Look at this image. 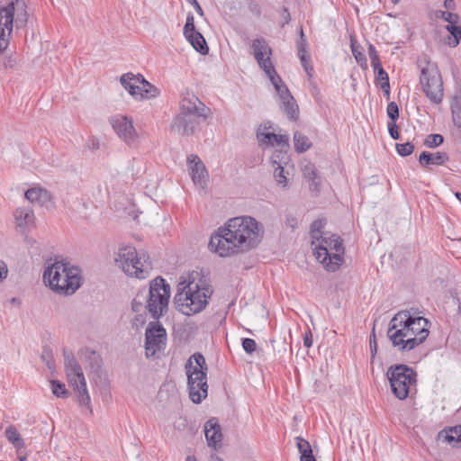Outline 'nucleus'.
<instances>
[{"label": "nucleus", "instance_id": "nucleus-59", "mask_svg": "<svg viewBox=\"0 0 461 461\" xmlns=\"http://www.w3.org/2000/svg\"><path fill=\"white\" fill-rule=\"evenodd\" d=\"M307 48V41L305 39L303 28L300 30V40L297 43V49H306Z\"/></svg>", "mask_w": 461, "mask_h": 461}, {"label": "nucleus", "instance_id": "nucleus-64", "mask_svg": "<svg viewBox=\"0 0 461 461\" xmlns=\"http://www.w3.org/2000/svg\"><path fill=\"white\" fill-rule=\"evenodd\" d=\"M301 461H316V459L311 451V454L301 456Z\"/></svg>", "mask_w": 461, "mask_h": 461}, {"label": "nucleus", "instance_id": "nucleus-57", "mask_svg": "<svg viewBox=\"0 0 461 461\" xmlns=\"http://www.w3.org/2000/svg\"><path fill=\"white\" fill-rule=\"evenodd\" d=\"M300 60H301V63L303 67V68L305 69V71L307 72V74L312 77L310 71L312 70V68L311 66H309V60H310V57L309 56H305L303 58H299Z\"/></svg>", "mask_w": 461, "mask_h": 461}, {"label": "nucleus", "instance_id": "nucleus-24", "mask_svg": "<svg viewBox=\"0 0 461 461\" xmlns=\"http://www.w3.org/2000/svg\"><path fill=\"white\" fill-rule=\"evenodd\" d=\"M16 226L18 228H25L34 221V212L29 206L18 207L14 212Z\"/></svg>", "mask_w": 461, "mask_h": 461}, {"label": "nucleus", "instance_id": "nucleus-30", "mask_svg": "<svg viewBox=\"0 0 461 461\" xmlns=\"http://www.w3.org/2000/svg\"><path fill=\"white\" fill-rule=\"evenodd\" d=\"M294 149L298 153L305 152L312 147V142L308 137L298 131L294 133Z\"/></svg>", "mask_w": 461, "mask_h": 461}, {"label": "nucleus", "instance_id": "nucleus-40", "mask_svg": "<svg viewBox=\"0 0 461 461\" xmlns=\"http://www.w3.org/2000/svg\"><path fill=\"white\" fill-rule=\"evenodd\" d=\"M274 177L278 185L285 186L287 184V177L285 174L284 166L274 167Z\"/></svg>", "mask_w": 461, "mask_h": 461}, {"label": "nucleus", "instance_id": "nucleus-52", "mask_svg": "<svg viewBox=\"0 0 461 461\" xmlns=\"http://www.w3.org/2000/svg\"><path fill=\"white\" fill-rule=\"evenodd\" d=\"M388 131L392 139L393 140H399L400 134L398 131V126L395 123V122H389L387 124Z\"/></svg>", "mask_w": 461, "mask_h": 461}, {"label": "nucleus", "instance_id": "nucleus-20", "mask_svg": "<svg viewBox=\"0 0 461 461\" xmlns=\"http://www.w3.org/2000/svg\"><path fill=\"white\" fill-rule=\"evenodd\" d=\"M257 138L260 145H279L285 149L289 148V136L287 134H275L273 132L257 131Z\"/></svg>", "mask_w": 461, "mask_h": 461}, {"label": "nucleus", "instance_id": "nucleus-38", "mask_svg": "<svg viewBox=\"0 0 461 461\" xmlns=\"http://www.w3.org/2000/svg\"><path fill=\"white\" fill-rule=\"evenodd\" d=\"M444 142V138L441 134L434 133L429 134L424 141V145L429 149L438 147Z\"/></svg>", "mask_w": 461, "mask_h": 461}, {"label": "nucleus", "instance_id": "nucleus-39", "mask_svg": "<svg viewBox=\"0 0 461 461\" xmlns=\"http://www.w3.org/2000/svg\"><path fill=\"white\" fill-rule=\"evenodd\" d=\"M197 32L194 26V17L192 13H188L186 16V22L184 26V35L185 37H192L194 33Z\"/></svg>", "mask_w": 461, "mask_h": 461}, {"label": "nucleus", "instance_id": "nucleus-15", "mask_svg": "<svg viewBox=\"0 0 461 461\" xmlns=\"http://www.w3.org/2000/svg\"><path fill=\"white\" fill-rule=\"evenodd\" d=\"M64 365L68 379L72 385H77L78 383L85 385L86 379L83 369L75 357L73 352L68 348L63 350Z\"/></svg>", "mask_w": 461, "mask_h": 461}, {"label": "nucleus", "instance_id": "nucleus-63", "mask_svg": "<svg viewBox=\"0 0 461 461\" xmlns=\"http://www.w3.org/2000/svg\"><path fill=\"white\" fill-rule=\"evenodd\" d=\"M444 7L447 10L454 9L456 7V4L454 0H445Z\"/></svg>", "mask_w": 461, "mask_h": 461}, {"label": "nucleus", "instance_id": "nucleus-58", "mask_svg": "<svg viewBox=\"0 0 461 461\" xmlns=\"http://www.w3.org/2000/svg\"><path fill=\"white\" fill-rule=\"evenodd\" d=\"M186 2L194 6V10L200 16L203 17L204 15L203 10L197 0H186Z\"/></svg>", "mask_w": 461, "mask_h": 461}, {"label": "nucleus", "instance_id": "nucleus-43", "mask_svg": "<svg viewBox=\"0 0 461 461\" xmlns=\"http://www.w3.org/2000/svg\"><path fill=\"white\" fill-rule=\"evenodd\" d=\"M323 228V222L322 221H314L311 225V236L312 238V240H319L320 235H323L325 232L321 231V229Z\"/></svg>", "mask_w": 461, "mask_h": 461}, {"label": "nucleus", "instance_id": "nucleus-10", "mask_svg": "<svg viewBox=\"0 0 461 461\" xmlns=\"http://www.w3.org/2000/svg\"><path fill=\"white\" fill-rule=\"evenodd\" d=\"M115 262L127 276L140 279L146 278L152 270L149 255L145 251L138 252L136 248L131 246L120 249Z\"/></svg>", "mask_w": 461, "mask_h": 461}, {"label": "nucleus", "instance_id": "nucleus-51", "mask_svg": "<svg viewBox=\"0 0 461 461\" xmlns=\"http://www.w3.org/2000/svg\"><path fill=\"white\" fill-rule=\"evenodd\" d=\"M374 72L375 74V81L377 85L385 82L386 77H389L387 72L383 68V67L374 69Z\"/></svg>", "mask_w": 461, "mask_h": 461}, {"label": "nucleus", "instance_id": "nucleus-17", "mask_svg": "<svg viewBox=\"0 0 461 461\" xmlns=\"http://www.w3.org/2000/svg\"><path fill=\"white\" fill-rule=\"evenodd\" d=\"M187 163L189 165L190 176L194 184L200 185L203 187L208 179V172L203 161L196 155H189L187 157Z\"/></svg>", "mask_w": 461, "mask_h": 461}, {"label": "nucleus", "instance_id": "nucleus-23", "mask_svg": "<svg viewBox=\"0 0 461 461\" xmlns=\"http://www.w3.org/2000/svg\"><path fill=\"white\" fill-rule=\"evenodd\" d=\"M25 198L32 203L44 206L50 200L49 192L41 187H32L24 194Z\"/></svg>", "mask_w": 461, "mask_h": 461}, {"label": "nucleus", "instance_id": "nucleus-44", "mask_svg": "<svg viewBox=\"0 0 461 461\" xmlns=\"http://www.w3.org/2000/svg\"><path fill=\"white\" fill-rule=\"evenodd\" d=\"M41 359L46 364V366L49 367V369L54 368V360L52 357V351L49 347L43 348L42 354H41Z\"/></svg>", "mask_w": 461, "mask_h": 461}, {"label": "nucleus", "instance_id": "nucleus-47", "mask_svg": "<svg viewBox=\"0 0 461 461\" xmlns=\"http://www.w3.org/2000/svg\"><path fill=\"white\" fill-rule=\"evenodd\" d=\"M386 112L391 122H395L399 118V107L395 102L388 104Z\"/></svg>", "mask_w": 461, "mask_h": 461}, {"label": "nucleus", "instance_id": "nucleus-56", "mask_svg": "<svg viewBox=\"0 0 461 461\" xmlns=\"http://www.w3.org/2000/svg\"><path fill=\"white\" fill-rule=\"evenodd\" d=\"M86 146L90 150H97L100 148L99 140L95 137H90L87 140Z\"/></svg>", "mask_w": 461, "mask_h": 461}, {"label": "nucleus", "instance_id": "nucleus-46", "mask_svg": "<svg viewBox=\"0 0 461 461\" xmlns=\"http://www.w3.org/2000/svg\"><path fill=\"white\" fill-rule=\"evenodd\" d=\"M437 17L441 18L447 22L449 24H456L458 20V15L447 11H438Z\"/></svg>", "mask_w": 461, "mask_h": 461}, {"label": "nucleus", "instance_id": "nucleus-48", "mask_svg": "<svg viewBox=\"0 0 461 461\" xmlns=\"http://www.w3.org/2000/svg\"><path fill=\"white\" fill-rule=\"evenodd\" d=\"M296 440H297V447H298V450H299L301 456H303L306 454H311V451H312V450L310 443L307 440H305L300 437H298L296 438Z\"/></svg>", "mask_w": 461, "mask_h": 461}, {"label": "nucleus", "instance_id": "nucleus-33", "mask_svg": "<svg viewBox=\"0 0 461 461\" xmlns=\"http://www.w3.org/2000/svg\"><path fill=\"white\" fill-rule=\"evenodd\" d=\"M286 149H287L282 147L280 149L274 151L270 158L273 167L285 166L287 164L289 158Z\"/></svg>", "mask_w": 461, "mask_h": 461}, {"label": "nucleus", "instance_id": "nucleus-8", "mask_svg": "<svg viewBox=\"0 0 461 461\" xmlns=\"http://www.w3.org/2000/svg\"><path fill=\"white\" fill-rule=\"evenodd\" d=\"M28 17L25 3L22 0L0 6V53L7 49L14 26L23 28Z\"/></svg>", "mask_w": 461, "mask_h": 461}, {"label": "nucleus", "instance_id": "nucleus-34", "mask_svg": "<svg viewBox=\"0 0 461 461\" xmlns=\"http://www.w3.org/2000/svg\"><path fill=\"white\" fill-rule=\"evenodd\" d=\"M303 172L304 177L311 182V186H314L316 188L320 185L318 171L313 164L306 165Z\"/></svg>", "mask_w": 461, "mask_h": 461}, {"label": "nucleus", "instance_id": "nucleus-7", "mask_svg": "<svg viewBox=\"0 0 461 461\" xmlns=\"http://www.w3.org/2000/svg\"><path fill=\"white\" fill-rule=\"evenodd\" d=\"M189 397L194 403H200L207 397V365L202 353L193 354L185 365Z\"/></svg>", "mask_w": 461, "mask_h": 461}, {"label": "nucleus", "instance_id": "nucleus-14", "mask_svg": "<svg viewBox=\"0 0 461 461\" xmlns=\"http://www.w3.org/2000/svg\"><path fill=\"white\" fill-rule=\"evenodd\" d=\"M167 332L160 324H154L145 333V350L147 357H155L166 347Z\"/></svg>", "mask_w": 461, "mask_h": 461}, {"label": "nucleus", "instance_id": "nucleus-2", "mask_svg": "<svg viewBox=\"0 0 461 461\" xmlns=\"http://www.w3.org/2000/svg\"><path fill=\"white\" fill-rule=\"evenodd\" d=\"M212 294V285L201 278L198 272H193L187 280L178 284L174 303L178 312L192 316L205 309Z\"/></svg>", "mask_w": 461, "mask_h": 461}, {"label": "nucleus", "instance_id": "nucleus-32", "mask_svg": "<svg viewBox=\"0 0 461 461\" xmlns=\"http://www.w3.org/2000/svg\"><path fill=\"white\" fill-rule=\"evenodd\" d=\"M446 30L449 32L446 43L450 47H456L461 41V26L456 24H447Z\"/></svg>", "mask_w": 461, "mask_h": 461}, {"label": "nucleus", "instance_id": "nucleus-11", "mask_svg": "<svg viewBox=\"0 0 461 461\" xmlns=\"http://www.w3.org/2000/svg\"><path fill=\"white\" fill-rule=\"evenodd\" d=\"M386 376L393 394L399 400H405L412 386L417 384V372L407 365L396 364L388 367Z\"/></svg>", "mask_w": 461, "mask_h": 461}, {"label": "nucleus", "instance_id": "nucleus-54", "mask_svg": "<svg viewBox=\"0 0 461 461\" xmlns=\"http://www.w3.org/2000/svg\"><path fill=\"white\" fill-rule=\"evenodd\" d=\"M461 110V95H456L452 97L450 102V111Z\"/></svg>", "mask_w": 461, "mask_h": 461}, {"label": "nucleus", "instance_id": "nucleus-31", "mask_svg": "<svg viewBox=\"0 0 461 461\" xmlns=\"http://www.w3.org/2000/svg\"><path fill=\"white\" fill-rule=\"evenodd\" d=\"M282 104L288 118L292 121H296L299 116V108L293 96L291 99L288 97L282 101Z\"/></svg>", "mask_w": 461, "mask_h": 461}, {"label": "nucleus", "instance_id": "nucleus-4", "mask_svg": "<svg viewBox=\"0 0 461 461\" xmlns=\"http://www.w3.org/2000/svg\"><path fill=\"white\" fill-rule=\"evenodd\" d=\"M43 282L57 294L72 295L82 285V271L67 259H56L43 272Z\"/></svg>", "mask_w": 461, "mask_h": 461}, {"label": "nucleus", "instance_id": "nucleus-3", "mask_svg": "<svg viewBox=\"0 0 461 461\" xmlns=\"http://www.w3.org/2000/svg\"><path fill=\"white\" fill-rule=\"evenodd\" d=\"M210 114V108L196 95L186 93L180 101L179 113L172 121L171 131L181 136H192Z\"/></svg>", "mask_w": 461, "mask_h": 461}, {"label": "nucleus", "instance_id": "nucleus-55", "mask_svg": "<svg viewBox=\"0 0 461 461\" xmlns=\"http://www.w3.org/2000/svg\"><path fill=\"white\" fill-rule=\"evenodd\" d=\"M451 117L454 125L461 129V110L451 111Z\"/></svg>", "mask_w": 461, "mask_h": 461}, {"label": "nucleus", "instance_id": "nucleus-41", "mask_svg": "<svg viewBox=\"0 0 461 461\" xmlns=\"http://www.w3.org/2000/svg\"><path fill=\"white\" fill-rule=\"evenodd\" d=\"M368 55L371 60V66L373 67L374 69L382 67V63L380 61L377 50L375 47L371 43L368 46Z\"/></svg>", "mask_w": 461, "mask_h": 461}, {"label": "nucleus", "instance_id": "nucleus-62", "mask_svg": "<svg viewBox=\"0 0 461 461\" xmlns=\"http://www.w3.org/2000/svg\"><path fill=\"white\" fill-rule=\"evenodd\" d=\"M283 20H284V23L282 24V26H284L285 23H289V22L291 20V16H290V14H289L287 8L284 9Z\"/></svg>", "mask_w": 461, "mask_h": 461}, {"label": "nucleus", "instance_id": "nucleus-45", "mask_svg": "<svg viewBox=\"0 0 461 461\" xmlns=\"http://www.w3.org/2000/svg\"><path fill=\"white\" fill-rule=\"evenodd\" d=\"M450 434L446 436L447 442L451 443L455 440L461 443V425L455 426L449 429Z\"/></svg>", "mask_w": 461, "mask_h": 461}, {"label": "nucleus", "instance_id": "nucleus-37", "mask_svg": "<svg viewBox=\"0 0 461 461\" xmlns=\"http://www.w3.org/2000/svg\"><path fill=\"white\" fill-rule=\"evenodd\" d=\"M51 384V391L52 393L59 398L66 399L69 395V392L67 390L65 384L58 381V380H52L50 382Z\"/></svg>", "mask_w": 461, "mask_h": 461}, {"label": "nucleus", "instance_id": "nucleus-61", "mask_svg": "<svg viewBox=\"0 0 461 461\" xmlns=\"http://www.w3.org/2000/svg\"><path fill=\"white\" fill-rule=\"evenodd\" d=\"M8 269L6 266L2 263V266L0 265V281H2L4 278L7 276Z\"/></svg>", "mask_w": 461, "mask_h": 461}, {"label": "nucleus", "instance_id": "nucleus-16", "mask_svg": "<svg viewBox=\"0 0 461 461\" xmlns=\"http://www.w3.org/2000/svg\"><path fill=\"white\" fill-rule=\"evenodd\" d=\"M113 129L117 135L127 143H131L137 137L131 118L115 115L110 119Z\"/></svg>", "mask_w": 461, "mask_h": 461}, {"label": "nucleus", "instance_id": "nucleus-50", "mask_svg": "<svg viewBox=\"0 0 461 461\" xmlns=\"http://www.w3.org/2000/svg\"><path fill=\"white\" fill-rule=\"evenodd\" d=\"M146 299V296H140L138 294L131 302V309L135 312H139L142 311L145 306H143V300Z\"/></svg>", "mask_w": 461, "mask_h": 461}, {"label": "nucleus", "instance_id": "nucleus-12", "mask_svg": "<svg viewBox=\"0 0 461 461\" xmlns=\"http://www.w3.org/2000/svg\"><path fill=\"white\" fill-rule=\"evenodd\" d=\"M145 309L154 320H158L167 311L170 285L158 276L150 282Z\"/></svg>", "mask_w": 461, "mask_h": 461}, {"label": "nucleus", "instance_id": "nucleus-5", "mask_svg": "<svg viewBox=\"0 0 461 461\" xmlns=\"http://www.w3.org/2000/svg\"><path fill=\"white\" fill-rule=\"evenodd\" d=\"M420 69V85L425 96L433 104H440L444 99V83L438 67L427 55L417 59Z\"/></svg>", "mask_w": 461, "mask_h": 461}, {"label": "nucleus", "instance_id": "nucleus-36", "mask_svg": "<svg viewBox=\"0 0 461 461\" xmlns=\"http://www.w3.org/2000/svg\"><path fill=\"white\" fill-rule=\"evenodd\" d=\"M78 393V402L80 405L89 407L90 406V396L86 389V384L85 385L80 383L77 385H73Z\"/></svg>", "mask_w": 461, "mask_h": 461}, {"label": "nucleus", "instance_id": "nucleus-19", "mask_svg": "<svg viewBox=\"0 0 461 461\" xmlns=\"http://www.w3.org/2000/svg\"><path fill=\"white\" fill-rule=\"evenodd\" d=\"M409 329H411L418 339L423 343L429 336V321L424 317H415L409 312V320L406 321Z\"/></svg>", "mask_w": 461, "mask_h": 461}, {"label": "nucleus", "instance_id": "nucleus-22", "mask_svg": "<svg viewBox=\"0 0 461 461\" xmlns=\"http://www.w3.org/2000/svg\"><path fill=\"white\" fill-rule=\"evenodd\" d=\"M449 157L446 152H436L429 153L428 151H423L420 153L419 158V162L422 167H427L429 165L441 166L447 162Z\"/></svg>", "mask_w": 461, "mask_h": 461}, {"label": "nucleus", "instance_id": "nucleus-9", "mask_svg": "<svg viewBox=\"0 0 461 461\" xmlns=\"http://www.w3.org/2000/svg\"><path fill=\"white\" fill-rule=\"evenodd\" d=\"M407 320H409V311H400L390 321L387 330V336L393 346L401 352L411 351L422 343L413 330L409 329L406 324Z\"/></svg>", "mask_w": 461, "mask_h": 461}, {"label": "nucleus", "instance_id": "nucleus-53", "mask_svg": "<svg viewBox=\"0 0 461 461\" xmlns=\"http://www.w3.org/2000/svg\"><path fill=\"white\" fill-rule=\"evenodd\" d=\"M369 346H370L372 358H375V357L377 353V342H376V338H375V330H373V332L370 336Z\"/></svg>", "mask_w": 461, "mask_h": 461}, {"label": "nucleus", "instance_id": "nucleus-60", "mask_svg": "<svg viewBox=\"0 0 461 461\" xmlns=\"http://www.w3.org/2000/svg\"><path fill=\"white\" fill-rule=\"evenodd\" d=\"M303 345L306 348H311L312 345V334L310 330L307 331L303 336Z\"/></svg>", "mask_w": 461, "mask_h": 461}, {"label": "nucleus", "instance_id": "nucleus-18", "mask_svg": "<svg viewBox=\"0 0 461 461\" xmlns=\"http://www.w3.org/2000/svg\"><path fill=\"white\" fill-rule=\"evenodd\" d=\"M204 433L210 447H212L214 449H218L221 447V428L216 419L212 418L205 422Z\"/></svg>", "mask_w": 461, "mask_h": 461}, {"label": "nucleus", "instance_id": "nucleus-26", "mask_svg": "<svg viewBox=\"0 0 461 461\" xmlns=\"http://www.w3.org/2000/svg\"><path fill=\"white\" fill-rule=\"evenodd\" d=\"M80 354L88 363L92 371L98 372L100 370L103 361L101 357L95 350L86 348L81 350Z\"/></svg>", "mask_w": 461, "mask_h": 461}, {"label": "nucleus", "instance_id": "nucleus-28", "mask_svg": "<svg viewBox=\"0 0 461 461\" xmlns=\"http://www.w3.org/2000/svg\"><path fill=\"white\" fill-rule=\"evenodd\" d=\"M185 38L196 51L203 55L208 53V45L201 32H197L192 37L187 36Z\"/></svg>", "mask_w": 461, "mask_h": 461}, {"label": "nucleus", "instance_id": "nucleus-29", "mask_svg": "<svg viewBox=\"0 0 461 461\" xmlns=\"http://www.w3.org/2000/svg\"><path fill=\"white\" fill-rule=\"evenodd\" d=\"M5 437L9 442L17 449L24 447V441L21 437V434L14 426H9L5 431Z\"/></svg>", "mask_w": 461, "mask_h": 461}, {"label": "nucleus", "instance_id": "nucleus-27", "mask_svg": "<svg viewBox=\"0 0 461 461\" xmlns=\"http://www.w3.org/2000/svg\"><path fill=\"white\" fill-rule=\"evenodd\" d=\"M267 77L270 79L271 83L275 86L276 91L277 92L281 101L287 99L288 97L291 99L292 95L287 88V86L284 84L281 77L277 75L276 72V75L270 74V76H267Z\"/></svg>", "mask_w": 461, "mask_h": 461}, {"label": "nucleus", "instance_id": "nucleus-25", "mask_svg": "<svg viewBox=\"0 0 461 461\" xmlns=\"http://www.w3.org/2000/svg\"><path fill=\"white\" fill-rule=\"evenodd\" d=\"M143 82L136 93L134 98L136 100L150 99L157 97L159 95V90L146 79H141Z\"/></svg>", "mask_w": 461, "mask_h": 461}, {"label": "nucleus", "instance_id": "nucleus-6", "mask_svg": "<svg viewBox=\"0 0 461 461\" xmlns=\"http://www.w3.org/2000/svg\"><path fill=\"white\" fill-rule=\"evenodd\" d=\"M316 259L329 272H335L343 262L344 247L342 239L329 232L320 235L319 240H312Z\"/></svg>", "mask_w": 461, "mask_h": 461}, {"label": "nucleus", "instance_id": "nucleus-35", "mask_svg": "<svg viewBox=\"0 0 461 461\" xmlns=\"http://www.w3.org/2000/svg\"><path fill=\"white\" fill-rule=\"evenodd\" d=\"M360 46H357L353 41H351V51L357 61V63L363 69L367 68V60L365 53L360 50Z\"/></svg>", "mask_w": 461, "mask_h": 461}, {"label": "nucleus", "instance_id": "nucleus-21", "mask_svg": "<svg viewBox=\"0 0 461 461\" xmlns=\"http://www.w3.org/2000/svg\"><path fill=\"white\" fill-rule=\"evenodd\" d=\"M141 79H145L140 74L125 73L121 78L120 82L122 86L129 92L133 97L136 96L138 89L140 87L143 82Z\"/></svg>", "mask_w": 461, "mask_h": 461}, {"label": "nucleus", "instance_id": "nucleus-1", "mask_svg": "<svg viewBox=\"0 0 461 461\" xmlns=\"http://www.w3.org/2000/svg\"><path fill=\"white\" fill-rule=\"evenodd\" d=\"M262 233L261 225L255 218L234 217L212 235L208 247L220 257H231L255 249Z\"/></svg>", "mask_w": 461, "mask_h": 461}, {"label": "nucleus", "instance_id": "nucleus-49", "mask_svg": "<svg viewBox=\"0 0 461 461\" xmlns=\"http://www.w3.org/2000/svg\"><path fill=\"white\" fill-rule=\"evenodd\" d=\"M257 344L254 339L245 338L242 339V348L248 354H252L256 350Z\"/></svg>", "mask_w": 461, "mask_h": 461}, {"label": "nucleus", "instance_id": "nucleus-13", "mask_svg": "<svg viewBox=\"0 0 461 461\" xmlns=\"http://www.w3.org/2000/svg\"><path fill=\"white\" fill-rule=\"evenodd\" d=\"M251 48L254 59L267 76L276 75V69L271 60L273 50L267 40L262 37L253 40Z\"/></svg>", "mask_w": 461, "mask_h": 461}, {"label": "nucleus", "instance_id": "nucleus-42", "mask_svg": "<svg viewBox=\"0 0 461 461\" xmlns=\"http://www.w3.org/2000/svg\"><path fill=\"white\" fill-rule=\"evenodd\" d=\"M395 148H396L397 153L402 157L409 156L414 150V145L411 142L397 143Z\"/></svg>", "mask_w": 461, "mask_h": 461}]
</instances>
